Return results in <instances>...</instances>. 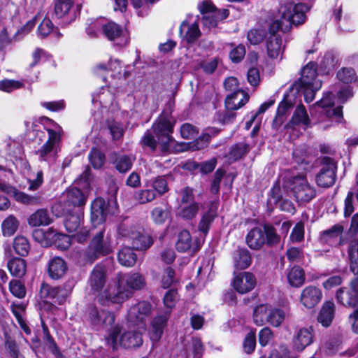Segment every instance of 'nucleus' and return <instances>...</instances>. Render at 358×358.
Listing matches in <instances>:
<instances>
[{
  "instance_id": "72a5a7b5",
  "label": "nucleus",
  "mask_w": 358,
  "mask_h": 358,
  "mask_svg": "<svg viewBox=\"0 0 358 358\" xmlns=\"http://www.w3.org/2000/svg\"><path fill=\"white\" fill-rule=\"evenodd\" d=\"M287 280L291 286L301 287L305 282L303 269L297 266L292 267L287 273Z\"/></svg>"
},
{
  "instance_id": "39448f33",
  "label": "nucleus",
  "mask_w": 358,
  "mask_h": 358,
  "mask_svg": "<svg viewBox=\"0 0 358 358\" xmlns=\"http://www.w3.org/2000/svg\"><path fill=\"white\" fill-rule=\"evenodd\" d=\"M284 189L300 205L310 202L316 196V190L304 176L293 178L285 182Z\"/></svg>"
},
{
  "instance_id": "603ef678",
  "label": "nucleus",
  "mask_w": 358,
  "mask_h": 358,
  "mask_svg": "<svg viewBox=\"0 0 358 358\" xmlns=\"http://www.w3.org/2000/svg\"><path fill=\"white\" fill-rule=\"evenodd\" d=\"M91 164L94 169H100L105 163V155L96 148H92L89 155Z\"/></svg>"
},
{
  "instance_id": "6e6552de",
  "label": "nucleus",
  "mask_w": 358,
  "mask_h": 358,
  "mask_svg": "<svg viewBox=\"0 0 358 358\" xmlns=\"http://www.w3.org/2000/svg\"><path fill=\"white\" fill-rule=\"evenodd\" d=\"M76 280L68 279L62 285L52 287L47 283H42L40 289V296L43 299H52L55 303L62 304L71 294Z\"/></svg>"
},
{
  "instance_id": "864d4df0",
  "label": "nucleus",
  "mask_w": 358,
  "mask_h": 358,
  "mask_svg": "<svg viewBox=\"0 0 358 358\" xmlns=\"http://www.w3.org/2000/svg\"><path fill=\"white\" fill-rule=\"evenodd\" d=\"M292 107V103L287 101L280 103L277 110V115L273 121L274 127H280L284 122V116L285 115L288 109Z\"/></svg>"
},
{
  "instance_id": "20e7f679",
  "label": "nucleus",
  "mask_w": 358,
  "mask_h": 358,
  "mask_svg": "<svg viewBox=\"0 0 358 358\" xmlns=\"http://www.w3.org/2000/svg\"><path fill=\"white\" fill-rule=\"evenodd\" d=\"M118 234L128 238L133 248L137 250H147L153 244V238L150 230L138 224L131 226L122 224L118 228Z\"/></svg>"
},
{
  "instance_id": "ddd939ff",
  "label": "nucleus",
  "mask_w": 358,
  "mask_h": 358,
  "mask_svg": "<svg viewBox=\"0 0 358 358\" xmlns=\"http://www.w3.org/2000/svg\"><path fill=\"white\" fill-rule=\"evenodd\" d=\"M87 320L97 329L111 326L115 322V315L110 311L92 305L87 310Z\"/></svg>"
},
{
  "instance_id": "a211bd4d",
  "label": "nucleus",
  "mask_w": 358,
  "mask_h": 358,
  "mask_svg": "<svg viewBox=\"0 0 358 358\" xmlns=\"http://www.w3.org/2000/svg\"><path fill=\"white\" fill-rule=\"evenodd\" d=\"M322 292L315 286H307L301 292V303L307 308L315 307L322 299Z\"/></svg>"
},
{
  "instance_id": "f704fd0d",
  "label": "nucleus",
  "mask_w": 358,
  "mask_h": 358,
  "mask_svg": "<svg viewBox=\"0 0 358 358\" xmlns=\"http://www.w3.org/2000/svg\"><path fill=\"white\" fill-rule=\"evenodd\" d=\"M8 268L12 275L22 278L26 273V262L22 258H13L8 262Z\"/></svg>"
},
{
  "instance_id": "7c9ffc66",
  "label": "nucleus",
  "mask_w": 358,
  "mask_h": 358,
  "mask_svg": "<svg viewBox=\"0 0 358 358\" xmlns=\"http://www.w3.org/2000/svg\"><path fill=\"white\" fill-rule=\"evenodd\" d=\"M52 222V219L45 209H38L32 213L29 219L28 224L31 227L46 226Z\"/></svg>"
},
{
  "instance_id": "9b49d317",
  "label": "nucleus",
  "mask_w": 358,
  "mask_h": 358,
  "mask_svg": "<svg viewBox=\"0 0 358 358\" xmlns=\"http://www.w3.org/2000/svg\"><path fill=\"white\" fill-rule=\"evenodd\" d=\"M48 138L47 141L36 151L41 161L52 164L55 162L58 152V144L60 137L57 131L48 129Z\"/></svg>"
},
{
  "instance_id": "2eb2a0df",
  "label": "nucleus",
  "mask_w": 358,
  "mask_h": 358,
  "mask_svg": "<svg viewBox=\"0 0 358 358\" xmlns=\"http://www.w3.org/2000/svg\"><path fill=\"white\" fill-rule=\"evenodd\" d=\"M107 279L106 267L103 264H97L89 274L87 286L93 294H99L105 287Z\"/></svg>"
},
{
  "instance_id": "f03ea898",
  "label": "nucleus",
  "mask_w": 358,
  "mask_h": 358,
  "mask_svg": "<svg viewBox=\"0 0 358 358\" xmlns=\"http://www.w3.org/2000/svg\"><path fill=\"white\" fill-rule=\"evenodd\" d=\"M175 123L176 120L171 113L163 112L152 127L157 141L155 140V136L150 131H147L141 140L143 145L155 151L158 143L162 152H170L174 141L171 134L173 131Z\"/></svg>"
},
{
  "instance_id": "c03bdc74",
  "label": "nucleus",
  "mask_w": 358,
  "mask_h": 358,
  "mask_svg": "<svg viewBox=\"0 0 358 358\" xmlns=\"http://www.w3.org/2000/svg\"><path fill=\"white\" fill-rule=\"evenodd\" d=\"M285 318V313L279 308L270 309L266 315V322L274 327L281 325Z\"/></svg>"
},
{
  "instance_id": "ea45409f",
  "label": "nucleus",
  "mask_w": 358,
  "mask_h": 358,
  "mask_svg": "<svg viewBox=\"0 0 358 358\" xmlns=\"http://www.w3.org/2000/svg\"><path fill=\"white\" fill-rule=\"evenodd\" d=\"M10 196H13L14 199L17 202H20L24 205H37L41 201V197L40 196L29 195L22 192H19L15 187H14V192L10 193Z\"/></svg>"
},
{
  "instance_id": "a19ab883",
  "label": "nucleus",
  "mask_w": 358,
  "mask_h": 358,
  "mask_svg": "<svg viewBox=\"0 0 358 358\" xmlns=\"http://www.w3.org/2000/svg\"><path fill=\"white\" fill-rule=\"evenodd\" d=\"M263 231L265 233L264 243L266 245L274 246L280 242V235L277 233L273 226L268 224H264Z\"/></svg>"
},
{
  "instance_id": "4d7b16f0",
  "label": "nucleus",
  "mask_w": 358,
  "mask_h": 358,
  "mask_svg": "<svg viewBox=\"0 0 358 358\" xmlns=\"http://www.w3.org/2000/svg\"><path fill=\"white\" fill-rule=\"evenodd\" d=\"M337 78L344 83H350L357 79L355 72L351 68H343L339 70L337 73Z\"/></svg>"
},
{
  "instance_id": "0e129e2a",
  "label": "nucleus",
  "mask_w": 358,
  "mask_h": 358,
  "mask_svg": "<svg viewBox=\"0 0 358 358\" xmlns=\"http://www.w3.org/2000/svg\"><path fill=\"white\" fill-rule=\"evenodd\" d=\"M198 133V128L189 123H185L180 127L181 136L185 139L194 138Z\"/></svg>"
},
{
  "instance_id": "79ce46f5",
  "label": "nucleus",
  "mask_w": 358,
  "mask_h": 358,
  "mask_svg": "<svg viewBox=\"0 0 358 358\" xmlns=\"http://www.w3.org/2000/svg\"><path fill=\"white\" fill-rule=\"evenodd\" d=\"M19 227V221L13 215L7 217L1 224L2 233L4 236H13Z\"/></svg>"
},
{
  "instance_id": "dca6fc26",
  "label": "nucleus",
  "mask_w": 358,
  "mask_h": 358,
  "mask_svg": "<svg viewBox=\"0 0 358 358\" xmlns=\"http://www.w3.org/2000/svg\"><path fill=\"white\" fill-rule=\"evenodd\" d=\"M257 284L255 275L248 271L234 274L232 286L240 294H246L252 290Z\"/></svg>"
},
{
  "instance_id": "37998d69",
  "label": "nucleus",
  "mask_w": 358,
  "mask_h": 358,
  "mask_svg": "<svg viewBox=\"0 0 358 358\" xmlns=\"http://www.w3.org/2000/svg\"><path fill=\"white\" fill-rule=\"evenodd\" d=\"M135 157L129 155H120L117 157L114 162L115 169L121 173H124L129 171L135 161Z\"/></svg>"
},
{
  "instance_id": "49530a36",
  "label": "nucleus",
  "mask_w": 358,
  "mask_h": 358,
  "mask_svg": "<svg viewBox=\"0 0 358 358\" xmlns=\"http://www.w3.org/2000/svg\"><path fill=\"white\" fill-rule=\"evenodd\" d=\"M216 210H213V208H210L206 213H205L199 223V229L200 231L206 234L209 230L210 226L212 224L214 218L216 217Z\"/></svg>"
},
{
  "instance_id": "8fccbe9b",
  "label": "nucleus",
  "mask_w": 358,
  "mask_h": 358,
  "mask_svg": "<svg viewBox=\"0 0 358 358\" xmlns=\"http://www.w3.org/2000/svg\"><path fill=\"white\" fill-rule=\"evenodd\" d=\"M270 309L267 306L262 304L257 306L254 310V322L258 326H262L266 322V315Z\"/></svg>"
},
{
  "instance_id": "09e8293b",
  "label": "nucleus",
  "mask_w": 358,
  "mask_h": 358,
  "mask_svg": "<svg viewBox=\"0 0 358 358\" xmlns=\"http://www.w3.org/2000/svg\"><path fill=\"white\" fill-rule=\"evenodd\" d=\"M338 64V59L332 52H327L320 64L321 69L327 73L334 69Z\"/></svg>"
},
{
  "instance_id": "4c0bfd02",
  "label": "nucleus",
  "mask_w": 358,
  "mask_h": 358,
  "mask_svg": "<svg viewBox=\"0 0 358 358\" xmlns=\"http://www.w3.org/2000/svg\"><path fill=\"white\" fill-rule=\"evenodd\" d=\"M192 247V239L190 233L187 230H182L178 234L176 243V248L180 252L189 250Z\"/></svg>"
},
{
  "instance_id": "a18cd8bd",
  "label": "nucleus",
  "mask_w": 358,
  "mask_h": 358,
  "mask_svg": "<svg viewBox=\"0 0 358 358\" xmlns=\"http://www.w3.org/2000/svg\"><path fill=\"white\" fill-rule=\"evenodd\" d=\"M343 227L341 224H335L328 230L321 233L320 240L323 243H332L333 239L338 237L343 232Z\"/></svg>"
},
{
  "instance_id": "c85d7f7f",
  "label": "nucleus",
  "mask_w": 358,
  "mask_h": 358,
  "mask_svg": "<svg viewBox=\"0 0 358 358\" xmlns=\"http://www.w3.org/2000/svg\"><path fill=\"white\" fill-rule=\"evenodd\" d=\"M335 313V304L328 301L324 303L317 316V321L324 327H328L332 322Z\"/></svg>"
},
{
  "instance_id": "7ed1b4c3",
  "label": "nucleus",
  "mask_w": 358,
  "mask_h": 358,
  "mask_svg": "<svg viewBox=\"0 0 358 358\" xmlns=\"http://www.w3.org/2000/svg\"><path fill=\"white\" fill-rule=\"evenodd\" d=\"M309 10V7L300 3L296 4H288L281 8L280 20L273 21L269 27V35L278 34L276 32L281 30L283 32L288 31L292 25H300L305 22L306 13Z\"/></svg>"
},
{
  "instance_id": "bb28decb",
  "label": "nucleus",
  "mask_w": 358,
  "mask_h": 358,
  "mask_svg": "<svg viewBox=\"0 0 358 358\" xmlns=\"http://www.w3.org/2000/svg\"><path fill=\"white\" fill-rule=\"evenodd\" d=\"M134 250L133 247L122 246L118 250L117 261L122 266L132 267L136 264L137 255Z\"/></svg>"
},
{
  "instance_id": "052dcab7",
  "label": "nucleus",
  "mask_w": 358,
  "mask_h": 358,
  "mask_svg": "<svg viewBox=\"0 0 358 358\" xmlns=\"http://www.w3.org/2000/svg\"><path fill=\"white\" fill-rule=\"evenodd\" d=\"M178 279L176 276L174 270L171 267H167L164 269L162 278V284L164 288L169 287L174 282H177Z\"/></svg>"
},
{
  "instance_id": "412c9836",
  "label": "nucleus",
  "mask_w": 358,
  "mask_h": 358,
  "mask_svg": "<svg viewBox=\"0 0 358 358\" xmlns=\"http://www.w3.org/2000/svg\"><path fill=\"white\" fill-rule=\"evenodd\" d=\"M313 341V329L311 327H301L296 331L293 343L296 350L302 351Z\"/></svg>"
},
{
  "instance_id": "f257e3e1",
  "label": "nucleus",
  "mask_w": 358,
  "mask_h": 358,
  "mask_svg": "<svg viewBox=\"0 0 358 358\" xmlns=\"http://www.w3.org/2000/svg\"><path fill=\"white\" fill-rule=\"evenodd\" d=\"M145 285L144 277L138 273H118L108 288L99 295L98 301L105 306L110 303H122L134 290L142 289Z\"/></svg>"
},
{
  "instance_id": "4be33fe9",
  "label": "nucleus",
  "mask_w": 358,
  "mask_h": 358,
  "mask_svg": "<svg viewBox=\"0 0 358 358\" xmlns=\"http://www.w3.org/2000/svg\"><path fill=\"white\" fill-rule=\"evenodd\" d=\"M109 213L107 203L102 198L94 200L91 206V220L94 224L104 222L106 215Z\"/></svg>"
},
{
  "instance_id": "0eeeda50",
  "label": "nucleus",
  "mask_w": 358,
  "mask_h": 358,
  "mask_svg": "<svg viewBox=\"0 0 358 358\" xmlns=\"http://www.w3.org/2000/svg\"><path fill=\"white\" fill-rule=\"evenodd\" d=\"M120 327H115L106 338L107 345L113 350H116L119 345L124 348H134L143 344L141 334L138 331H125L120 336Z\"/></svg>"
},
{
  "instance_id": "e2e57ef3",
  "label": "nucleus",
  "mask_w": 358,
  "mask_h": 358,
  "mask_svg": "<svg viewBox=\"0 0 358 358\" xmlns=\"http://www.w3.org/2000/svg\"><path fill=\"white\" fill-rule=\"evenodd\" d=\"M217 164V160L215 158L210 159L208 161L202 163H194L193 168L199 169L200 172L204 174L212 172Z\"/></svg>"
},
{
  "instance_id": "13d9d810",
  "label": "nucleus",
  "mask_w": 358,
  "mask_h": 358,
  "mask_svg": "<svg viewBox=\"0 0 358 358\" xmlns=\"http://www.w3.org/2000/svg\"><path fill=\"white\" fill-rule=\"evenodd\" d=\"M194 191L192 187L187 186L178 192L180 196V206L195 202Z\"/></svg>"
},
{
  "instance_id": "e433bc0d",
  "label": "nucleus",
  "mask_w": 358,
  "mask_h": 358,
  "mask_svg": "<svg viewBox=\"0 0 358 358\" xmlns=\"http://www.w3.org/2000/svg\"><path fill=\"white\" fill-rule=\"evenodd\" d=\"M102 33L110 41H114L123 34L122 28L113 22L102 24Z\"/></svg>"
},
{
  "instance_id": "f8f14e48",
  "label": "nucleus",
  "mask_w": 358,
  "mask_h": 358,
  "mask_svg": "<svg viewBox=\"0 0 358 358\" xmlns=\"http://www.w3.org/2000/svg\"><path fill=\"white\" fill-rule=\"evenodd\" d=\"M322 167L316 177V182L320 187H329L336 181V164L332 158L324 157L322 159Z\"/></svg>"
},
{
  "instance_id": "aec40b11",
  "label": "nucleus",
  "mask_w": 358,
  "mask_h": 358,
  "mask_svg": "<svg viewBox=\"0 0 358 358\" xmlns=\"http://www.w3.org/2000/svg\"><path fill=\"white\" fill-rule=\"evenodd\" d=\"M310 119L307 113L306 108L301 103L299 104L290 121L285 125V128L294 129L297 126H301L304 129L310 127Z\"/></svg>"
},
{
  "instance_id": "bf43d9fd",
  "label": "nucleus",
  "mask_w": 358,
  "mask_h": 358,
  "mask_svg": "<svg viewBox=\"0 0 358 358\" xmlns=\"http://www.w3.org/2000/svg\"><path fill=\"white\" fill-rule=\"evenodd\" d=\"M152 189L159 195H162L169 190L167 181L164 176L156 178L152 183Z\"/></svg>"
},
{
  "instance_id": "de8ad7c7",
  "label": "nucleus",
  "mask_w": 358,
  "mask_h": 358,
  "mask_svg": "<svg viewBox=\"0 0 358 358\" xmlns=\"http://www.w3.org/2000/svg\"><path fill=\"white\" fill-rule=\"evenodd\" d=\"M73 5V0H57L55 4V15L62 18L68 14Z\"/></svg>"
},
{
  "instance_id": "c756f323",
  "label": "nucleus",
  "mask_w": 358,
  "mask_h": 358,
  "mask_svg": "<svg viewBox=\"0 0 358 358\" xmlns=\"http://www.w3.org/2000/svg\"><path fill=\"white\" fill-rule=\"evenodd\" d=\"M169 317V313L164 315H159L155 317L152 322V330L150 332V338L153 341H158L163 334L164 328L166 324Z\"/></svg>"
},
{
  "instance_id": "a878e982",
  "label": "nucleus",
  "mask_w": 358,
  "mask_h": 358,
  "mask_svg": "<svg viewBox=\"0 0 358 358\" xmlns=\"http://www.w3.org/2000/svg\"><path fill=\"white\" fill-rule=\"evenodd\" d=\"M265 233L259 227L252 228L247 234L245 241L252 250H258L264 245Z\"/></svg>"
},
{
  "instance_id": "423d86ee",
  "label": "nucleus",
  "mask_w": 358,
  "mask_h": 358,
  "mask_svg": "<svg viewBox=\"0 0 358 358\" xmlns=\"http://www.w3.org/2000/svg\"><path fill=\"white\" fill-rule=\"evenodd\" d=\"M112 242L108 234H106L104 228L99 231L91 240L84 252L85 258L90 263L101 257L112 252Z\"/></svg>"
},
{
  "instance_id": "69168bd1",
  "label": "nucleus",
  "mask_w": 358,
  "mask_h": 358,
  "mask_svg": "<svg viewBox=\"0 0 358 358\" xmlns=\"http://www.w3.org/2000/svg\"><path fill=\"white\" fill-rule=\"evenodd\" d=\"M153 221L157 224H162L169 216V211L162 207H155L151 212Z\"/></svg>"
},
{
  "instance_id": "f3484780",
  "label": "nucleus",
  "mask_w": 358,
  "mask_h": 358,
  "mask_svg": "<svg viewBox=\"0 0 358 358\" xmlns=\"http://www.w3.org/2000/svg\"><path fill=\"white\" fill-rule=\"evenodd\" d=\"M316 78L317 64L309 62L302 69L299 81L302 87H313L315 89H320L321 83L316 80Z\"/></svg>"
},
{
  "instance_id": "b1692460",
  "label": "nucleus",
  "mask_w": 358,
  "mask_h": 358,
  "mask_svg": "<svg viewBox=\"0 0 358 358\" xmlns=\"http://www.w3.org/2000/svg\"><path fill=\"white\" fill-rule=\"evenodd\" d=\"M67 269L66 262L59 257H55L49 261L48 273L52 279L62 278L66 274Z\"/></svg>"
},
{
  "instance_id": "6ab92c4d",
  "label": "nucleus",
  "mask_w": 358,
  "mask_h": 358,
  "mask_svg": "<svg viewBox=\"0 0 358 358\" xmlns=\"http://www.w3.org/2000/svg\"><path fill=\"white\" fill-rule=\"evenodd\" d=\"M267 55L272 59H282L285 46L279 34L269 35L266 39Z\"/></svg>"
},
{
  "instance_id": "4468645a",
  "label": "nucleus",
  "mask_w": 358,
  "mask_h": 358,
  "mask_svg": "<svg viewBox=\"0 0 358 358\" xmlns=\"http://www.w3.org/2000/svg\"><path fill=\"white\" fill-rule=\"evenodd\" d=\"M336 299L342 306L352 308L358 305V278L352 280L348 287L336 292Z\"/></svg>"
},
{
  "instance_id": "5fc2aeb1",
  "label": "nucleus",
  "mask_w": 358,
  "mask_h": 358,
  "mask_svg": "<svg viewBox=\"0 0 358 358\" xmlns=\"http://www.w3.org/2000/svg\"><path fill=\"white\" fill-rule=\"evenodd\" d=\"M156 196L157 194L152 189L139 190L134 195L135 199L141 204L153 201Z\"/></svg>"
},
{
  "instance_id": "774afa93",
  "label": "nucleus",
  "mask_w": 358,
  "mask_h": 358,
  "mask_svg": "<svg viewBox=\"0 0 358 358\" xmlns=\"http://www.w3.org/2000/svg\"><path fill=\"white\" fill-rule=\"evenodd\" d=\"M286 256L289 262L299 263L303 259V250L292 247L287 250Z\"/></svg>"
},
{
  "instance_id": "393cba45",
  "label": "nucleus",
  "mask_w": 358,
  "mask_h": 358,
  "mask_svg": "<svg viewBox=\"0 0 358 358\" xmlns=\"http://www.w3.org/2000/svg\"><path fill=\"white\" fill-rule=\"evenodd\" d=\"M249 100V95L243 90H236L227 95L225 106L227 110H237L243 106Z\"/></svg>"
},
{
  "instance_id": "1a4fd4ad",
  "label": "nucleus",
  "mask_w": 358,
  "mask_h": 358,
  "mask_svg": "<svg viewBox=\"0 0 358 358\" xmlns=\"http://www.w3.org/2000/svg\"><path fill=\"white\" fill-rule=\"evenodd\" d=\"M83 215L79 210L68 213L64 220V224L66 231L69 233L76 234L74 238L80 243H85L89 236L90 231L86 227H81L83 223Z\"/></svg>"
},
{
  "instance_id": "cd10ccee",
  "label": "nucleus",
  "mask_w": 358,
  "mask_h": 358,
  "mask_svg": "<svg viewBox=\"0 0 358 358\" xmlns=\"http://www.w3.org/2000/svg\"><path fill=\"white\" fill-rule=\"evenodd\" d=\"M234 266L236 269L243 270L252 263L250 252L246 249H237L233 252Z\"/></svg>"
},
{
  "instance_id": "c9c22d12",
  "label": "nucleus",
  "mask_w": 358,
  "mask_h": 358,
  "mask_svg": "<svg viewBox=\"0 0 358 358\" xmlns=\"http://www.w3.org/2000/svg\"><path fill=\"white\" fill-rule=\"evenodd\" d=\"M200 208V203L192 202L191 203L180 206L178 215L187 220H191L196 217Z\"/></svg>"
},
{
  "instance_id": "473e14b6",
  "label": "nucleus",
  "mask_w": 358,
  "mask_h": 358,
  "mask_svg": "<svg viewBox=\"0 0 358 358\" xmlns=\"http://www.w3.org/2000/svg\"><path fill=\"white\" fill-rule=\"evenodd\" d=\"M66 202L73 206H81L85 204L87 196L78 188L72 187L66 193Z\"/></svg>"
},
{
  "instance_id": "338daca9",
  "label": "nucleus",
  "mask_w": 358,
  "mask_h": 358,
  "mask_svg": "<svg viewBox=\"0 0 358 358\" xmlns=\"http://www.w3.org/2000/svg\"><path fill=\"white\" fill-rule=\"evenodd\" d=\"M248 152V147L245 144H236L231 147L229 157L234 161L241 159Z\"/></svg>"
},
{
  "instance_id": "3c124183",
  "label": "nucleus",
  "mask_w": 358,
  "mask_h": 358,
  "mask_svg": "<svg viewBox=\"0 0 358 358\" xmlns=\"http://www.w3.org/2000/svg\"><path fill=\"white\" fill-rule=\"evenodd\" d=\"M13 248L16 253L20 256H25L29 250V243L24 236H17L13 243Z\"/></svg>"
},
{
  "instance_id": "6e6d98bb",
  "label": "nucleus",
  "mask_w": 358,
  "mask_h": 358,
  "mask_svg": "<svg viewBox=\"0 0 358 358\" xmlns=\"http://www.w3.org/2000/svg\"><path fill=\"white\" fill-rule=\"evenodd\" d=\"M266 36V31L264 29H252L248 33V39L251 44L257 45L260 43Z\"/></svg>"
},
{
  "instance_id": "58836bf2",
  "label": "nucleus",
  "mask_w": 358,
  "mask_h": 358,
  "mask_svg": "<svg viewBox=\"0 0 358 358\" xmlns=\"http://www.w3.org/2000/svg\"><path fill=\"white\" fill-rule=\"evenodd\" d=\"M348 257L350 270L356 275L358 274V240L354 239L350 242Z\"/></svg>"
},
{
  "instance_id": "2f4dec72",
  "label": "nucleus",
  "mask_w": 358,
  "mask_h": 358,
  "mask_svg": "<svg viewBox=\"0 0 358 358\" xmlns=\"http://www.w3.org/2000/svg\"><path fill=\"white\" fill-rule=\"evenodd\" d=\"M185 27L187 28V30L184 36L185 39L188 43H194L201 34L199 24L196 22L192 24H189L187 21H183L180 27V34L182 33L183 29Z\"/></svg>"
},
{
  "instance_id": "680f3d73",
  "label": "nucleus",
  "mask_w": 358,
  "mask_h": 358,
  "mask_svg": "<svg viewBox=\"0 0 358 358\" xmlns=\"http://www.w3.org/2000/svg\"><path fill=\"white\" fill-rule=\"evenodd\" d=\"M9 289L15 296L19 299H22L25 296V287L19 280H11L9 283Z\"/></svg>"
},
{
  "instance_id": "5701e85b",
  "label": "nucleus",
  "mask_w": 358,
  "mask_h": 358,
  "mask_svg": "<svg viewBox=\"0 0 358 358\" xmlns=\"http://www.w3.org/2000/svg\"><path fill=\"white\" fill-rule=\"evenodd\" d=\"M200 12L203 14L202 23L203 26L208 28L215 27L218 21L212 11L215 10V6L210 1H203L198 6Z\"/></svg>"
},
{
  "instance_id": "9d476101",
  "label": "nucleus",
  "mask_w": 358,
  "mask_h": 358,
  "mask_svg": "<svg viewBox=\"0 0 358 358\" xmlns=\"http://www.w3.org/2000/svg\"><path fill=\"white\" fill-rule=\"evenodd\" d=\"M152 312V306L149 302L141 301L131 306L127 313V322L132 326L145 329Z\"/></svg>"
}]
</instances>
